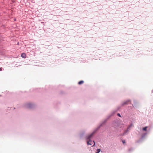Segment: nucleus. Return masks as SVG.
Here are the masks:
<instances>
[{"instance_id":"nucleus-5","label":"nucleus","mask_w":153,"mask_h":153,"mask_svg":"<svg viewBox=\"0 0 153 153\" xmlns=\"http://www.w3.org/2000/svg\"><path fill=\"white\" fill-rule=\"evenodd\" d=\"M21 56L23 58H26V55L25 53H22L21 54Z\"/></svg>"},{"instance_id":"nucleus-11","label":"nucleus","mask_w":153,"mask_h":153,"mask_svg":"<svg viewBox=\"0 0 153 153\" xmlns=\"http://www.w3.org/2000/svg\"><path fill=\"white\" fill-rule=\"evenodd\" d=\"M122 142L123 143H125V142L124 140H123Z\"/></svg>"},{"instance_id":"nucleus-10","label":"nucleus","mask_w":153,"mask_h":153,"mask_svg":"<svg viewBox=\"0 0 153 153\" xmlns=\"http://www.w3.org/2000/svg\"><path fill=\"white\" fill-rule=\"evenodd\" d=\"M93 142L94 143V145L93 146H94L95 145V142H94V141H93Z\"/></svg>"},{"instance_id":"nucleus-4","label":"nucleus","mask_w":153,"mask_h":153,"mask_svg":"<svg viewBox=\"0 0 153 153\" xmlns=\"http://www.w3.org/2000/svg\"><path fill=\"white\" fill-rule=\"evenodd\" d=\"M89 140L87 141V143L88 145H91L92 143H91L92 142L90 140Z\"/></svg>"},{"instance_id":"nucleus-3","label":"nucleus","mask_w":153,"mask_h":153,"mask_svg":"<svg viewBox=\"0 0 153 153\" xmlns=\"http://www.w3.org/2000/svg\"><path fill=\"white\" fill-rule=\"evenodd\" d=\"M93 134L94 133H93L90 135H88L87 138V140H90V138L93 136Z\"/></svg>"},{"instance_id":"nucleus-7","label":"nucleus","mask_w":153,"mask_h":153,"mask_svg":"<svg viewBox=\"0 0 153 153\" xmlns=\"http://www.w3.org/2000/svg\"><path fill=\"white\" fill-rule=\"evenodd\" d=\"M101 150L99 149H97V152L96 153H99L100 152Z\"/></svg>"},{"instance_id":"nucleus-12","label":"nucleus","mask_w":153,"mask_h":153,"mask_svg":"<svg viewBox=\"0 0 153 153\" xmlns=\"http://www.w3.org/2000/svg\"><path fill=\"white\" fill-rule=\"evenodd\" d=\"M2 70V68H0V71H1Z\"/></svg>"},{"instance_id":"nucleus-9","label":"nucleus","mask_w":153,"mask_h":153,"mask_svg":"<svg viewBox=\"0 0 153 153\" xmlns=\"http://www.w3.org/2000/svg\"><path fill=\"white\" fill-rule=\"evenodd\" d=\"M117 115L120 117H121V116H120V114H117Z\"/></svg>"},{"instance_id":"nucleus-6","label":"nucleus","mask_w":153,"mask_h":153,"mask_svg":"<svg viewBox=\"0 0 153 153\" xmlns=\"http://www.w3.org/2000/svg\"><path fill=\"white\" fill-rule=\"evenodd\" d=\"M83 83H84V81L82 80V81H80L79 82L78 84L79 85H81V84Z\"/></svg>"},{"instance_id":"nucleus-2","label":"nucleus","mask_w":153,"mask_h":153,"mask_svg":"<svg viewBox=\"0 0 153 153\" xmlns=\"http://www.w3.org/2000/svg\"><path fill=\"white\" fill-rule=\"evenodd\" d=\"M130 102L129 100H127L125 102H124L122 106H123L125 105H127L130 104Z\"/></svg>"},{"instance_id":"nucleus-8","label":"nucleus","mask_w":153,"mask_h":153,"mask_svg":"<svg viewBox=\"0 0 153 153\" xmlns=\"http://www.w3.org/2000/svg\"><path fill=\"white\" fill-rule=\"evenodd\" d=\"M31 104L30 103V104H28L27 105V106H28V107L29 108H30L31 107Z\"/></svg>"},{"instance_id":"nucleus-1","label":"nucleus","mask_w":153,"mask_h":153,"mask_svg":"<svg viewBox=\"0 0 153 153\" xmlns=\"http://www.w3.org/2000/svg\"><path fill=\"white\" fill-rule=\"evenodd\" d=\"M132 125H130L128 127V128L125 131H124V134H126V133H127L128 131H129V130H130L131 128V127H132Z\"/></svg>"}]
</instances>
